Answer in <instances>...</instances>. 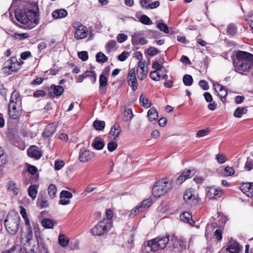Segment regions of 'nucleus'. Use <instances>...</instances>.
<instances>
[{"label": "nucleus", "instance_id": "nucleus-3", "mask_svg": "<svg viewBox=\"0 0 253 253\" xmlns=\"http://www.w3.org/2000/svg\"><path fill=\"white\" fill-rule=\"evenodd\" d=\"M237 58L238 63L236 67V71L239 73L248 72L253 67V54L241 51L237 53Z\"/></svg>", "mask_w": 253, "mask_h": 253}, {"label": "nucleus", "instance_id": "nucleus-8", "mask_svg": "<svg viewBox=\"0 0 253 253\" xmlns=\"http://www.w3.org/2000/svg\"><path fill=\"white\" fill-rule=\"evenodd\" d=\"M198 198L197 191L192 188L187 189L183 195L184 200L190 206H196L198 202Z\"/></svg>", "mask_w": 253, "mask_h": 253}, {"label": "nucleus", "instance_id": "nucleus-55", "mask_svg": "<svg viewBox=\"0 0 253 253\" xmlns=\"http://www.w3.org/2000/svg\"><path fill=\"white\" fill-rule=\"evenodd\" d=\"M116 45V41L114 40H111L108 42L106 46V49L108 52H110L111 50L115 48Z\"/></svg>", "mask_w": 253, "mask_h": 253}, {"label": "nucleus", "instance_id": "nucleus-11", "mask_svg": "<svg viewBox=\"0 0 253 253\" xmlns=\"http://www.w3.org/2000/svg\"><path fill=\"white\" fill-rule=\"evenodd\" d=\"M152 205V201L149 199L143 200L131 211L130 217H133L136 214L142 211Z\"/></svg>", "mask_w": 253, "mask_h": 253}, {"label": "nucleus", "instance_id": "nucleus-42", "mask_svg": "<svg viewBox=\"0 0 253 253\" xmlns=\"http://www.w3.org/2000/svg\"><path fill=\"white\" fill-rule=\"evenodd\" d=\"M139 100L141 105L143 107L145 108H149L151 106V103L147 99L145 98L143 95L140 96Z\"/></svg>", "mask_w": 253, "mask_h": 253}, {"label": "nucleus", "instance_id": "nucleus-26", "mask_svg": "<svg viewBox=\"0 0 253 253\" xmlns=\"http://www.w3.org/2000/svg\"><path fill=\"white\" fill-rule=\"evenodd\" d=\"M147 116L150 121H155L158 118V114L154 108H150L148 111Z\"/></svg>", "mask_w": 253, "mask_h": 253}, {"label": "nucleus", "instance_id": "nucleus-62", "mask_svg": "<svg viewBox=\"0 0 253 253\" xmlns=\"http://www.w3.org/2000/svg\"><path fill=\"white\" fill-rule=\"evenodd\" d=\"M46 95V93L44 91L42 90H38L36 91L33 94V96L35 97L38 98L40 97L45 96Z\"/></svg>", "mask_w": 253, "mask_h": 253}, {"label": "nucleus", "instance_id": "nucleus-18", "mask_svg": "<svg viewBox=\"0 0 253 253\" xmlns=\"http://www.w3.org/2000/svg\"><path fill=\"white\" fill-rule=\"evenodd\" d=\"M195 174L194 170L186 169L180 174L177 178L176 182L178 184H181L183 181L191 177Z\"/></svg>", "mask_w": 253, "mask_h": 253}, {"label": "nucleus", "instance_id": "nucleus-7", "mask_svg": "<svg viewBox=\"0 0 253 253\" xmlns=\"http://www.w3.org/2000/svg\"><path fill=\"white\" fill-rule=\"evenodd\" d=\"M20 68V64L17 61V58L12 56L5 62L2 70L3 73L10 75L17 72Z\"/></svg>", "mask_w": 253, "mask_h": 253}, {"label": "nucleus", "instance_id": "nucleus-39", "mask_svg": "<svg viewBox=\"0 0 253 253\" xmlns=\"http://www.w3.org/2000/svg\"><path fill=\"white\" fill-rule=\"evenodd\" d=\"M139 21L144 25H149L152 24V21L149 17L146 15H142L140 18Z\"/></svg>", "mask_w": 253, "mask_h": 253}, {"label": "nucleus", "instance_id": "nucleus-21", "mask_svg": "<svg viewBox=\"0 0 253 253\" xmlns=\"http://www.w3.org/2000/svg\"><path fill=\"white\" fill-rule=\"evenodd\" d=\"M213 86L215 91L218 92V95L220 98H225L227 95V91L226 89L221 84L213 83Z\"/></svg>", "mask_w": 253, "mask_h": 253}, {"label": "nucleus", "instance_id": "nucleus-52", "mask_svg": "<svg viewBox=\"0 0 253 253\" xmlns=\"http://www.w3.org/2000/svg\"><path fill=\"white\" fill-rule=\"evenodd\" d=\"M150 77L154 81H158L160 80L161 75L158 73L157 71H154L150 73Z\"/></svg>", "mask_w": 253, "mask_h": 253}, {"label": "nucleus", "instance_id": "nucleus-2", "mask_svg": "<svg viewBox=\"0 0 253 253\" xmlns=\"http://www.w3.org/2000/svg\"><path fill=\"white\" fill-rule=\"evenodd\" d=\"M22 98L19 92L14 90L8 104V113L12 119H18L22 113Z\"/></svg>", "mask_w": 253, "mask_h": 253}, {"label": "nucleus", "instance_id": "nucleus-23", "mask_svg": "<svg viewBox=\"0 0 253 253\" xmlns=\"http://www.w3.org/2000/svg\"><path fill=\"white\" fill-rule=\"evenodd\" d=\"M68 12L64 9L55 10L52 13V16L54 19H59L65 17L67 16Z\"/></svg>", "mask_w": 253, "mask_h": 253}, {"label": "nucleus", "instance_id": "nucleus-58", "mask_svg": "<svg viewBox=\"0 0 253 253\" xmlns=\"http://www.w3.org/2000/svg\"><path fill=\"white\" fill-rule=\"evenodd\" d=\"M117 146H118V145H117V143H116L114 141H112V142L108 143V144L107 145V148H108V150L111 152L115 151L116 149V148H117Z\"/></svg>", "mask_w": 253, "mask_h": 253}, {"label": "nucleus", "instance_id": "nucleus-10", "mask_svg": "<svg viewBox=\"0 0 253 253\" xmlns=\"http://www.w3.org/2000/svg\"><path fill=\"white\" fill-rule=\"evenodd\" d=\"M33 229L35 232V237L36 239L37 244L40 248V251L41 253H48L47 248L43 242V240L42 238L41 233L38 225H34Z\"/></svg>", "mask_w": 253, "mask_h": 253}, {"label": "nucleus", "instance_id": "nucleus-61", "mask_svg": "<svg viewBox=\"0 0 253 253\" xmlns=\"http://www.w3.org/2000/svg\"><path fill=\"white\" fill-rule=\"evenodd\" d=\"M129 53L127 51L123 52L119 56L118 59L120 61H125L127 58L128 57Z\"/></svg>", "mask_w": 253, "mask_h": 253}, {"label": "nucleus", "instance_id": "nucleus-5", "mask_svg": "<svg viewBox=\"0 0 253 253\" xmlns=\"http://www.w3.org/2000/svg\"><path fill=\"white\" fill-rule=\"evenodd\" d=\"M169 241V236L159 237L155 239L149 241L144 250L147 253L152 251L156 252L160 250L164 249Z\"/></svg>", "mask_w": 253, "mask_h": 253}, {"label": "nucleus", "instance_id": "nucleus-27", "mask_svg": "<svg viewBox=\"0 0 253 253\" xmlns=\"http://www.w3.org/2000/svg\"><path fill=\"white\" fill-rule=\"evenodd\" d=\"M180 219L184 222L192 224L194 223L192 219V215L189 212H184L180 216Z\"/></svg>", "mask_w": 253, "mask_h": 253}, {"label": "nucleus", "instance_id": "nucleus-44", "mask_svg": "<svg viewBox=\"0 0 253 253\" xmlns=\"http://www.w3.org/2000/svg\"><path fill=\"white\" fill-rule=\"evenodd\" d=\"M106 218L103 219L102 220V221H105V222H107V220H108L110 222L111 226L112 227V218L113 216V211L110 210H107L106 211Z\"/></svg>", "mask_w": 253, "mask_h": 253}, {"label": "nucleus", "instance_id": "nucleus-22", "mask_svg": "<svg viewBox=\"0 0 253 253\" xmlns=\"http://www.w3.org/2000/svg\"><path fill=\"white\" fill-rule=\"evenodd\" d=\"M120 132L121 128L120 125L118 123H115L110 131V137H113V139L117 140L120 134Z\"/></svg>", "mask_w": 253, "mask_h": 253}, {"label": "nucleus", "instance_id": "nucleus-56", "mask_svg": "<svg viewBox=\"0 0 253 253\" xmlns=\"http://www.w3.org/2000/svg\"><path fill=\"white\" fill-rule=\"evenodd\" d=\"M79 57L83 61H85L88 59V56L87 52L85 51H80L78 52Z\"/></svg>", "mask_w": 253, "mask_h": 253}, {"label": "nucleus", "instance_id": "nucleus-47", "mask_svg": "<svg viewBox=\"0 0 253 253\" xmlns=\"http://www.w3.org/2000/svg\"><path fill=\"white\" fill-rule=\"evenodd\" d=\"M108 83L107 78L103 74H101L99 77L100 88L105 86Z\"/></svg>", "mask_w": 253, "mask_h": 253}, {"label": "nucleus", "instance_id": "nucleus-38", "mask_svg": "<svg viewBox=\"0 0 253 253\" xmlns=\"http://www.w3.org/2000/svg\"><path fill=\"white\" fill-rule=\"evenodd\" d=\"M96 61L99 63H104L108 60V57L102 52H99L96 55Z\"/></svg>", "mask_w": 253, "mask_h": 253}, {"label": "nucleus", "instance_id": "nucleus-17", "mask_svg": "<svg viewBox=\"0 0 253 253\" xmlns=\"http://www.w3.org/2000/svg\"><path fill=\"white\" fill-rule=\"evenodd\" d=\"M242 247L236 241H231L229 242L226 250L230 253H240Z\"/></svg>", "mask_w": 253, "mask_h": 253}, {"label": "nucleus", "instance_id": "nucleus-9", "mask_svg": "<svg viewBox=\"0 0 253 253\" xmlns=\"http://www.w3.org/2000/svg\"><path fill=\"white\" fill-rule=\"evenodd\" d=\"M110 222L108 220L100 221L91 229V233L94 235L101 236L108 232L111 228Z\"/></svg>", "mask_w": 253, "mask_h": 253}, {"label": "nucleus", "instance_id": "nucleus-25", "mask_svg": "<svg viewBox=\"0 0 253 253\" xmlns=\"http://www.w3.org/2000/svg\"><path fill=\"white\" fill-rule=\"evenodd\" d=\"M92 147L96 150H101L104 147V143L98 138H95L91 143Z\"/></svg>", "mask_w": 253, "mask_h": 253}, {"label": "nucleus", "instance_id": "nucleus-35", "mask_svg": "<svg viewBox=\"0 0 253 253\" xmlns=\"http://www.w3.org/2000/svg\"><path fill=\"white\" fill-rule=\"evenodd\" d=\"M26 244H25V246L27 245L29 246H32L34 247L35 246L34 245H32L31 244V241L33 240V234L32 229L30 227L28 228V234L26 236Z\"/></svg>", "mask_w": 253, "mask_h": 253}, {"label": "nucleus", "instance_id": "nucleus-53", "mask_svg": "<svg viewBox=\"0 0 253 253\" xmlns=\"http://www.w3.org/2000/svg\"><path fill=\"white\" fill-rule=\"evenodd\" d=\"M60 197L61 199L64 198L70 199L73 197V194L70 192L66 190H62L60 193Z\"/></svg>", "mask_w": 253, "mask_h": 253}, {"label": "nucleus", "instance_id": "nucleus-40", "mask_svg": "<svg viewBox=\"0 0 253 253\" xmlns=\"http://www.w3.org/2000/svg\"><path fill=\"white\" fill-rule=\"evenodd\" d=\"M57 192L56 187L54 184H50L48 188V192L49 196L53 199L56 196Z\"/></svg>", "mask_w": 253, "mask_h": 253}, {"label": "nucleus", "instance_id": "nucleus-37", "mask_svg": "<svg viewBox=\"0 0 253 253\" xmlns=\"http://www.w3.org/2000/svg\"><path fill=\"white\" fill-rule=\"evenodd\" d=\"M37 188L36 185H31L28 188V194L33 199L36 197L37 194Z\"/></svg>", "mask_w": 253, "mask_h": 253}, {"label": "nucleus", "instance_id": "nucleus-28", "mask_svg": "<svg viewBox=\"0 0 253 253\" xmlns=\"http://www.w3.org/2000/svg\"><path fill=\"white\" fill-rule=\"evenodd\" d=\"M56 130V126L53 124H50L46 126L44 134L45 136L49 137L53 134L55 132Z\"/></svg>", "mask_w": 253, "mask_h": 253}, {"label": "nucleus", "instance_id": "nucleus-46", "mask_svg": "<svg viewBox=\"0 0 253 253\" xmlns=\"http://www.w3.org/2000/svg\"><path fill=\"white\" fill-rule=\"evenodd\" d=\"M235 173V171L231 167H226L223 172V174L226 176L232 175Z\"/></svg>", "mask_w": 253, "mask_h": 253}, {"label": "nucleus", "instance_id": "nucleus-54", "mask_svg": "<svg viewBox=\"0 0 253 253\" xmlns=\"http://www.w3.org/2000/svg\"><path fill=\"white\" fill-rule=\"evenodd\" d=\"M216 160L219 164H224L226 161V158L224 154L221 153H219L216 155Z\"/></svg>", "mask_w": 253, "mask_h": 253}, {"label": "nucleus", "instance_id": "nucleus-45", "mask_svg": "<svg viewBox=\"0 0 253 253\" xmlns=\"http://www.w3.org/2000/svg\"><path fill=\"white\" fill-rule=\"evenodd\" d=\"M22 250L21 246L20 245H15L9 250H7L9 253H20Z\"/></svg>", "mask_w": 253, "mask_h": 253}, {"label": "nucleus", "instance_id": "nucleus-34", "mask_svg": "<svg viewBox=\"0 0 253 253\" xmlns=\"http://www.w3.org/2000/svg\"><path fill=\"white\" fill-rule=\"evenodd\" d=\"M7 162L6 154L4 152L2 148L0 146V166H3Z\"/></svg>", "mask_w": 253, "mask_h": 253}, {"label": "nucleus", "instance_id": "nucleus-31", "mask_svg": "<svg viewBox=\"0 0 253 253\" xmlns=\"http://www.w3.org/2000/svg\"><path fill=\"white\" fill-rule=\"evenodd\" d=\"M247 107H238L234 112V116L236 118H241L243 114L247 112Z\"/></svg>", "mask_w": 253, "mask_h": 253}, {"label": "nucleus", "instance_id": "nucleus-41", "mask_svg": "<svg viewBox=\"0 0 253 253\" xmlns=\"http://www.w3.org/2000/svg\"><path fill=\"white\" fill-rule=\"evenodd\" d=\"M184 84L186 86H190L192 84L193 80L191 75H185L183 78Z\"/></svg>", "mask_w": 253, "mask_h": 253}, {"label": "nucleus", "instance_id": "nucleus-14", "mask_svg": "<svg viewBox=\"0 0 253 253\" xmlns=\"http://www.w3.org/2000/svg\"><path fill=\"white\" fill-rule=\"evenodd\" d=\"M137 77L138 79L142 81L147 75L148 72V66H145V61L140 60L138 63L137 68Z\"/></svg>", "mask_w": 253, "mask_h": 253}, {"label": "nucleus", "instance_id": "nucleus-33", "mask_svg": "<svg viewBox=\"0 0 253 253\" xmlns=\"http://www.w3.org/2000/svg\"><path fill=\"white\" fill-rule=\"evenodd\" d=\"M93 125L95 129L102 130L104 128L105 123L103 121L96 120L93 122Z\"/></svg>", "mask_w": 253, "mask_h": 253}, {"label": "nucleus", "instance_id": "nucleus-48", "mask_svg": "<svg viewBox=\"0 0 253 253\" xmlns=\"http://www.w3.org/2000/svg\"><path fill=\"white\" fill-rule=\"evenodd\" d=\"M64 91L63 87L59 85H54L53 88L54 94L56 96H60Z\"/></svg>", "mask_w": 253, "mask_h": 253}, {"label": "nucleus", "instance_id": "nucleus-1", "mask_svg": "<svg viewBox=\"0 0 253 253\" xmlns=\"http://www.w3.org/2000/svg\"><path fill=\"white\" fill-rule=\"evenodd\" d=\"M15 15L18 21L29 28L39 23V7L36 3L28 4L24 10H17Z\"/></svg>", "mask_w": 253, "mask_h": 253}, {"label": "nucleus", "instance_id": "nucleus-6", "mask_svg": "<svg viewBox=\"0 0 253 253\" xmlns=\"http://www.w3.org/2000/svg\"><path fill=\"white\" fill-rule=\"evenodd\" d=\"M20 217L18 213L11 212L8 214L4 221V225L7 232L14 235L19 228Z\"/></svg>", "mask_w": 253, "mask_h": 253}, {"label": "nucleus", "instance_id": "nucleus-15", "mask_svg": "<svg viewBox=\"0 0 253 253\" xmlns=\"http://www.w3.org/2000/svg\"><path fill=\"white\" fill-rule=\"evenodd\" d=\"M207 196L210 199H216L221 196L222 190L214 186L207 187Z\"/></svg>", "mask_w": 253, "mask_h": 253}, {"label": "nucleus", "instance_id": "nucleus-43", "mask_svg": "<svg viewBox=\"0 0 253 253\" xmlns=\"http://www.w3.org/2000/svg\"><path fill=\"white\" fill-rule=\"evenodd\" d=\"M157 27L161 31H162L166 34H168L169 32L168 27L164 23H158L157 25Z\"/></svg>", "mask_w": 253, "mask_h": 253}, {"label": "nucleus", "instance_id": "nucleus-16", "mask_svg": "<svg viewBox=\"0 0 253 253\" xmlns=\"http://www.w3.org/2000/svg\"><path fill=\"white\" fill-rule=\"evenodd\" d=\"M94 157L93 152L87 150H81L79 154V160L83 163H86Z\"/></svg>", "mask_w": 253, "mask_h": 253}, {"label": "nucleus", "instance_id": "nucleus-64", "mask_svg": "<svg viewBox=\"0 0 253 253\" xmlns=\"http://www.w3.org/2000/svg\"><path fill=\"white\" fill-rule=\"evenodd\" d=\"M199 84L200 87H201L204 90H208L209 88L208 82L205 80H201L199 82Z\"/></svg>", "mask_w": 253, "mask_h": 253}, {"label": "nucleus", "instance_id": "nucleus-59", "mask_svg": "<svg viewBox=\"0 0 253 253\" xmlns=\"http://www.w3.org/2000/svg\"><path fill=\"white\" fill-rule=\"evenodd\" d=\"M245 168L248 170H250L251 169H253V160L248 158L247 161L245 164Z\"/></svg>", "mask_w": 253, "mask_h": 253}, {"label": "nucleus", "instance_id": "nucleus-36", "mask_svg": "<svg viewBox=\"0 0 253 253\" xmlns=\"http://www.w3.org/2000/svg\"><path fill=\"white\" fill-rule=\"evenodd\" d=\"M8 189L9 191H12L13 194L15 195H17L19 192V187H17L16 184L13 181L9 182Z\"/></svg>", "mask_w": 253, "mask_h": 253}, {"label": "nucleus", "instance_id": "nucleus-20", "mask_svg": "<svg viewBox=\"0 0 253 253\" xmlns=\"http://www.w3.org/2000/svg\"><path fill=\"white\" fill-rule=\"evenodd\" d=\"M27 154L30 157L34 158L35 159H40L42 155L39 148L35 146L30 147L27 150Z\"/></svg>", "mask_w": 253, "mask_h": 253}, {"label": "nucleus", "instance_id": "nucleus-30", "mask_svg": "<svg viewBox=\"0 0 253 253\" xmlns=\"http://www.w3.org/2000/svg\"><path fill=\"white\" fill-rule=\"evenodd\" d=\"M133 116L130 109H126L123 113V120L125 122H129L132 119Z\"/></svg>", "mask_w": 253, "mask_h": 253}, {"label": "nucleus", "instance_id": "nucleus-29", "mask_svg": "<svg viewBox=\"0 0 253 253\" xmlns=\"http://www.w3.org/2000/svg\"><path fill=\"white\" fill-rule=\"evenodd\" d=\"M58 243L63 247H67L69 243V239L64 234H60L58 237Z\"/></svg>", "mask_w": 253, "mask_h": 253}, {"label": "nucleus", "instance_id": "nucleus-4", "mask_svg": "<svg viewBox=\"0 0 253 253\" xmlns=\"http://www.w3.org/2000/svg\"><path fill=\"white\" fill-rule=\"evenodd\" d=\"M172 183L166 178L157 181L152 188V194L156 197L166 194L172 187Z\"/></svg>", "mask_w": 253, "mask_h": 253}, {"label": "nucleus", "instance_id": "nucleus-24", "mask_svg": "<svg viewBox=\"0 0 253 253\" xmlns=\"http://www.w3.org/2000/svg\"><path fill=\"white\" fill-rule=\"evenodd\" d=\"M88 30L86 27L81 29L80 30L75 31L74 33V37L77 40H81L86 37L87 35Z\"/></svg>", "mask_w": 253, "mask_h": 253}, {"label": "nucleus", "instance_id": "nucleus-60", "mask_svg": "<svg viewBox=\"0 0 253 253\" xmlns=\"http://www.w3.org/2000/svg\"><path fill=\"white\" fill-rule=\"evenodd\" d=\"M127 37L124 34H119L117 37V39L119 43H122L127 40Z\"/></svg>", "mask_w": 253, "mask_h": 253}, {"label": "nucleus", "instance_id": "nucleus-49", "mask_svg": "<svg viewBox=\"0 0 253 253\" xmlns=\"http://www.w3.org/2000/svg\"><path fill=\"white\" fill-rule=\"evenodd\" d=\"M65 163L62 160H56L54 163V169L56 170L61 169L64 166Z\"/></svg>", "mask_w": 253, "mask_h": 253}, {"label": "nucleus", "instance_id": "nucleus-32", "mask_svg": "<svg viewBox=\"0 0 253 253\" xmlns=\"http://www.w3.org/2000/svg\"><path fill=\"white\" fill-rule=\"evenodd\" d=\"M42 224L45 228H52L54 226V222L51 219L45 218L42 220Z\"/></svg>", "mask_w": 253, "mask_h": 253}, {"label": "nucleus", "instance_id": "nucleus-12", "mask_svg": "<svg viewBox=\"0 0 253 253\" xmlns=\"http://www.w3.org/2000/svg\"><path fill=\"white\" fill-rule=\"evenodd\" d=\"M127 81L128 85L130 86L133 91L137 89L138 83L135 75V70L134 68L131 69L127 75Z\"/></svg>", "mask_w": 253, "mask_h": 253}, {"label": "nucleus", "instance_id": "nucleus-63", "mask_svg": "<svg viewBox=\"0 0 253 253\" xmlns=\"http://www.w3.org/2000/svg\"><path fill=\"white\" fill-rule=\"evenodd\" d=\"M73 27L75 30V31H77L80 30L81 29L84 28L85 27L82 24H81L79 22H75L73 23Z\"/></svg>", "mask_w": 253, "mask_h": 253}, {"label": "nucleus", "instance_id": "nucleus-19", "mask_svg": "<svg viewBox=\"0 0 253 253\" xmlns=\"http://www.w3.org/2000/svg\"><path fill=\"white\" fill-rule=\"evenodd\" d=\"M240 189L248 197L253 196V183L247 182L243 183L240 187Z\"/></svg>", "mask_w": 253, "mask_h": 253}, {"label": "nucleus", "instance_id": "nucleus-51", "mask_svg": "<svg viewBox=\"0 0 253 253\" xmlns=\"http://www.w3.org/2000/svg\"><path fill=\"white\" fill-rule=\"evenodd\" d=\"M85 77H89L92 83H94L96 82V74L94 72L92 71H86L85 72Z\"/></svg>", "mask_w": 253, "mask_h": 253}, {"label": "nucleus", "instance_id": "nucleus-13", "mask_svg": "<svg viewBox=\"0 0 253 253\" xmlns=\"http://www.w3.org/2000/svg\"><path fill=\"white\" fill-rule=\"evenodd\" d=\"M143 33L139 31L134 33L131 36V42L133 45H144L148 43L147 40L142 37Z\"/></svg>", "mask_w": 253, "mask_h": 253}, {"label": "nucleus", "instance_id": "nucleus-50", "mask_svg": "<svg viewBox=\"0 0 253 253\" xmlns=\"http://www.w3.org/2000/svg\"><path fill=\"white\" fill-rule=\"evenodd\" d=\"M227 32L229 34L233 35L237 32L236 27L232 24H229L227 27Z\"/></svg>", "mask_w": 253, "mask_h": 253}, {"label": "nucleus", "instance_id": "nucleus-57", "mask_svg": "<svg viewBox=\"0 0 253 253\" xmlns=\"http://www.w3.org/2000/svg\"><path fill=\"white\" fill-rule=\"evenodd\" d=\"M159 52V50L154 47H150L147 50L148 54L152 56L157 55Z\"/></svg>", "mask_w": 253, "mask_h": 253}]
</instances>
